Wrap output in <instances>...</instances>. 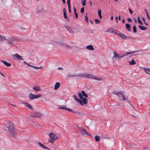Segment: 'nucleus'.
I'll list each match as a JSON object with an SVG mask.
<instances>
[{
  "label": "nucleus",
  "instance_id": "obj_30",
  "mask_svg": "<svg viewBox=\"0 0 150 150\" xmlns=\"http://www.w3.org/2000/svg\"><path fill=\"white\" fill-rule=\"evenodd\" d=\"M138 21L139 24L141 25H143V23L142 21L140 20L139 16L138 17Z\"/></svg>",
  "mask_w": 150,
  "mask_h": 150
},
{
  "label": "nucleus",
  "instance_id": "obj_40",
  "mask_svg": "<svg viewBox=\"0 0 150 150\" xmlns=\"http://www.w3.org/2000/svg\"><path fill=\"white\" fill-rule=\"evenodd\" d=\"M95 23H100V21L99 20H98V19H95Z\"/></svg>",
  "mask_w": 150,
  "mask_h": 150
},
{
  "label": "nucleus",
  "instance_id": "obj_61",
  "mask_svg": "<svg viewBox=\"0 0 150 150\" xmlns=\"http://www.w3.org/2000/svg\"><path fill=\"white\" fill-rule=\"evenodd\" d=\"M0 74H1L2 76H3L4 77L5 76H4V75L2 73H1L0 71Z\"/></svg>",
  "mask_w": 150,
  "mask_h": 150
},
{
  "label": "nucleus",
  "instance_id": "obj_60",
  "mask_svg": "<svg viewBox=\"0 0 150 150\" xmlns=\"http://www.w3.org/2000/svg\"><path fill=\"white\" fill-rule=\"evenodd\" d=\"M134 21L136 23H137V20L135 18H134Z\"/></svg>",
  "mask_w": 150,
  "mask_h": 150
},
{
  "label": "nucleus",
  "instance_id": "obj_57",
  "mask_svg": "<svg viewBox=\"0 0 150 150\" xmlns=\"http://www.w3.org/2000/svg\"><path fill=\"white\" fill-rule=\"evenodd\" d=\"M144 23L145 24L146 26H148V25H149L147 23H146V22H144Z\"/></svg>",
  "mask_w": 150,
  "mask_h": 150
},
{
  "label": "nucleus",
  "instance_id": "obj_6",
  "mask_svg": "<svg viewBox=\"0 0 150 150\" xmlns=\"http://www.w3.org/2000/svg\"><path fill=\"white\" fill-rule=\"evenodd\" d=\"M85 78H88V79H93L98 81L103 80L102 78H100L97 77L91 74H86Z\"/></svg>",
  "mask_w": 150,
  "mask_h": 150
},
{
  "label": "nucleus",
  "instance_id": "obj_13",
  "mask_svg": "<svg viewBox=\"0 0 150 150\" xmlns=\"http://www.w3.org/2000/svg\"><path fill=\"white\" fill-rule=\"evenodd\" d=\"M42 116V114L39 112H35L34 115H33V117H37L40 118Z\"/></svg>",
  "mask_w": 150,
  "mask_h": 150
},
{
  "label": "nucleus",
  "instance_id": "obj_12",
  "mask_svg": "<svg viewBox=\"0 0 150 150\" xmlns=\"http://www.w3.org/2000/svg\"><path fill=\"white\" fill-rule=\"evenodd\" d=\"M21 103L22 104L25 105L30 110H33V107L30 104H29L27 102L25 101H22Z\"/></svg>",
  "mask_w": 150,
  "mask_h": 150
},
{
  "label": "nucleus",
  "instance_id": "obj_18",
  "mask_svg": "<svg viewBox=\"0 0 150 150\" xmlns=\"http://www.w3.org/2000/svg\"><path fill=\"white\" fill-rule=\"evenodd\" d=\"M65 28L70 33L73 34L74 33V32L73 31L71 27L65 26Z\"/></svg>",
  "mask_w": 150,
  "mask_h": 150
},
{
  "label": "nucleus",
  "instance_id": "obj_42",
  "mask_svg": "<svg viewBox=\"0 0 150 150\" xmlns=\"http://www.w3.org/2000/svg\"><path fill=\"white\" fill-rule=\"evenodd\" d=\"M64 17L65 18H67L66 13H64Z\"/></svg>",
  "mask_w": 150,
  "mask_h": 150
},
{
  "label": "nucleus",
  "instance_id": "obj_5",
  "mask_svg": "<svg viewBox=\"0 0 150 150\" xmlns=\"http://www.w3.org/2000/svg\"><path fill=\"white\" fill-rule=\"evenodd\" d=\"M42 96L41 94L36 95L32 93H30L29 95V98L30 99L33 100L35 99H37L40 98Z\"/></svg>",
  "mask_w": 150,
  "mask_h": 150
},
{
  "label": "nucleus",
  "instance_id": "obj_8",
  "mask_svg": "<svg viewBox=\"0 0 150 150\" xmlns=\"http://www.w3.org/2000/svg\"><path fill=\"white\" fill-rule=\"evenodd\" d=\"M118 97L120 100H126L128 98V97L127 96L124 95L121 93L120 94Z\"/></svg>",
  "mask_w": 150,
  "mask_h": 150
},
{
  "label": "nucleus",
  "instance_id": "obj_43",
  "mask_svg": "<svg viewBox=\"0 0 150 150\" xmlns=\"http://www.w3.org/2000/svg\"><path fill=\"white\" fill-rule=\"evenodd\" d=\"M84 11V8L83 7H82L81 9V11L82 13H83Z\"/></svg>",
  "mask_w": 150,
  "mask_h": 150
},
{
  "label": "nucleus",
  "instance_id": "obj_23",
  "mask_svg": "<svg viewBox=\"0 0 150 150\" xmlns=\"http://www.w3.org/2000/svg\"><path fill=\"white\" fill-rule=\"evenodd\" d=\"M86 48L92 51H93L94 50V48L93 47V46L91 45L87 46L86 47Z\"/></svg>",
  "mask_w": 150,
  "mask_h": 150
},
{
  "label": "nucleus",
  "instance_id": "obj_34",
  "mask_svg": "<svg viewBox=\"0 0 150 150\" xmlns=\"http://www.w3.org/2000/svg\"><path fill=\"white\" fill-rule=\"evenodd\" d=\"M133 31L134 33H135L137 32V30L136 29V26L135 25H134L133 27Z\"/></svg>",
  "mask_w": 150,
  "mask_h": 150
},
{
  "label": "nucleus",
  "instance_id": "obj_4",
  "mask_svg": "<svg viewBox=\"0 0 150 150\" xmlns=\"http://www.w3.org/2000/svg\"><path fill=\"white\" fill-rule=\"evenodd\" d=\"M73 97L74 99L77 102H79L82 105L84 104H86L87 103V100L86 98H84L83 99V100H81L77 97L76 95H74Z\"/></svg>",
  "mask_w": 150,
  "mask_h": 150
},
{
  "label": "nucleus",
  "instance_id": "obj_45",
  "mask_svg": "<svg viewBox=\"0 0 150 150\" xmlns=\"http://www.w3.org/2000/svg\"><path fill=\"white\" fill-rule=\"evenodd\" d=\"M58 41H54L52 42V44L54 45L57 44V42Z\"/></svg>",
  "mask_w": 150,
  "mask_h": 150
},
{
  "label": "nucleus",
  "instance_id": "obj_37",
  "mask_svg": "<svg viewBox=\"0 0 150 150\" xmlns=\"http://www.w3.org/2000/svg\"><path fill=\"white\" fill-rule=\"evenodd\" d=\"M76 76V75L75 74H69L68 75L69 77H74Z\"/></svg>",
  "mask_w": 150,
  "mask_h": 150
},
{
  "label": "nucleus",
  "instance_id": "obj_1",
  "mask_svg": "<svg viewBox=\"0 0 150 150\" xmlns=\"http://www.w3.org/2000/svg\"><path fill=\"white\" fill-rule=\"evenodd\" d=\"M6 126L8 129L10 136L13 137H16L17 134L13 123L10 121H8L6 123Z\"/></svg>",
  "mask_w": 150,
  "mask_h": 150
},
{
  "label": "nucleus",
  "instance_id": "obj_46",
  "mask_svg": "<svg viewBox=\"0 0 150 150\" xmlns=\"http://www.w3.org/2000/svg\"><path fill=\"white\" fill-rule=\"evenodd\" d=\"M68 9H69V12L70 13H71V6H68Z\"/></svg>",
  "mask_w": 150,
  "mask_h": 150
},
{
  "label": "nucleus",
  "instance_id": "obj_53",
  "mask_svg": "<svg viewBox=\"0 0 150 150\" xmlns=\"http://www.w3.org/2000/svg\"><path fill=\"white\" fill-rule=\"evenodd\" d=\"M74 13L75 14L76 17V18H78V15H77V14L76 13V12H75Z\"/></svg>",
  "mask_w": 150,
  "mask_h": 150
},
{
  "label": "nucleus",
  "instance_id": "obj_24",
  "mask_svg": "<svg viewBox=\"0 0 150 150\" xmlns=\"http://www.w3.org/2000/svg\"><path fill=\"white\" fill-rule=\"evenodd\" d=\"M105 32L108 33H112V28L111 27L109 28Z\"/></svg>",
  "mask_w": 150,
  "mask_h": 150
},
{
  "label": "nucleus",
  "instance_id": "obj_33",
  "mask_svg": "<svg viewBox=\"0 0 150 150\" xmlns=\"http://www.w3.org/2000/svg\"><path fill=\"white\" fill-rule=\"evenodd\" d=\"M86 75V73H83V74H80L79 75V76H80V77H85V78Z\"/></svg>",
  "mask_w": 150,
  "mask_h": 150
},
{
  "label": "nucleus",
  "instance_id": "obj_2",
  "mask_svg": "<svg viewBox=\"0 0 150 150\" xmlns=\"http://www.w3.org/2000/svg\"><path fill=\"white\" fill-rule=\"evenodd\" d=\"M134 52H127L125 53H123L121 55H120L115 52H113V61H114L115 60L118 59H119L122 58L123 57L128 56V57L132 56V54L134 53Z\"/></svg>",
  "mask_w": 150,
  "mask_h": 150
},
{
  "label": "nucleus",
  "instance_id": "obj_10",
  "mask_svg": "<svg viewBox=\"0 0 150 150\" xmlns=\"http://www.w3.org/2000/svg\"><path fill=\"white\" fill-rule=\"evenodd\" d=\"M113 32H114L115 33L118 35L121 39L122 40H125L127 38V36L122 33H119V32H115L113 31Z\"/></svg>",
  "mask_w": 150,
  "mask_h": 150
},
{
  "label": "nucleus",
  "instance_id": "obj_58",
  "mask_svg": "<svg viewBox=\"0 0 150 150\" xmlns=\"http://www.w3.org/2000/svg\"><path fill=\"white\" fill-rule=\"evenodd\" d=\"M147 16V17L148 18V19L149 20H150V17L149 16Z\"/></svg>",
  "mask_w": 150,
  "mask_h": 150
},
{
  "label": "nucleus",
  "instance_id": "obj_15",
  "mask_svg": "<svg viewBox=\"0 0 150 150\" xmlns=\"http://www.w3.org/2000/svg\"><path fill=\"white\" fill-rule=\"evenodd\" d=\"M37 144L43 149H46L48 150H50L48 148L46 147L45 146L43 145L40 142H38L37 143Z\"/></svg>",
  "mask_w": 150,
  "mask_h": 150
},
{
  "label": "nucleus",
  "instance_id": "obj_56",
  "mask_svg": "<svg viewBox=\"0 0 150 150\" xmlns=\"http://www.w3.org/2000/svg\"><path fill=\"white\" fill-rule=\"evenodd\" d=\"M144 23L145 24L146 26H148V25H149L147 23H146V22H144Z\"/></svg>",
  "mask_w": 150,
  "mask_h": 150
},
{
  "label": "nucleus",
  "instance_id": "obj_31",
  "mask_svg": "<svg viewBox=\"0 0 150 150\" xmlns=\"http://www.w3.org/2000/svg\"><path fill=\"white\" fill-rule=\"evenodd\" d=\"M78 96L79 97V98L81 99L82 100H83V96H82V95L81 94V93H78Z\"/></svg>",
  "mask_w": 150,
  "mask_h": 150
},
{
  "label": "nucleus",
  "instance_id": "obj_63",
  "mask_svg": "<svg viewBox=\"0 0 150 150\" xmlns=\"http://www.w3.org/2000/svg\"><path fill=\"white\" fill-rule=\"evenodd\" d=\"M23 63H24V64H27H27H28V63L27 62H26V61H24V62H23Z\"/></svg>",
  "mask_w": 150,
  "mask_h": 150
},
{
  "label": "nucleus",
  "instance_id": "obj_39",
  "mask_svg": "<svg viewBox=\"0 0 150 150\" xmlns=\"http://www.w3.org/2000/svg\"><path fill=\"white\" fill-rule=\"evenodd\" d=\"M64 43H63L62 42H57V44L59 45H60L61 46H63L64 45Z\"/></svg>",
  "mask_w": 150,
  "mask_h": 150
},
{
  "label": "nucleus",
  "instance_id": "obj_7",
  "mask_svg": "<svg viewBox=\"0 0 150 150\" xmlns=\"http://www.w3.org/2000/svg\"><path fill=\"white\" fill-rule=\"evenodd\" d=\"M15 38H9L7 40V44L10 46H13L14 45V42L16 41Z\"/></svg>",
  "mask_w": 150,
  "mask_h": 150
},
{
  "label": "nucleus",
  "instance_id": "obj_29",
  "mask_svg": "<svg viewBox=\"0 0 150 150\" xmlns=\"http://www.w3.org/2000/svg\"><path fill=\"white\" fill-rule=\"evenodd\" d=\"M95 139L97 142H99L100 141V137L98 135H96L95 137Z\"/></svg>",
  "mask_w": 150,
  "mask_h": 150
},
{
  "label": "nucleus",
  "instance_id": "obj_25",
  "mask_svg": "<svg viewBox=\"0 0 150 150\" xmlns=\"http://www.w3.org/2000/svg\"><path fill=\"white\" fill-rule=\"evenodd\" d=\"M126 27L127 30L129 31H131V28H130V25L128 23L126 24Z\"/></svg>",
  "mask_w": 150,
  "mask_h": 150
},
{
  "label": "nucleus",
  "instance_id": "obj_44",
  "mask_svg": "<svg viewBox=\"0 0 150 150\" xmlns=\"http://www.w3.org/2000/svg\"><path fill=\"white\" fill-rule=\"evenodd\" d=\"M70 0H67V4L68 6H70Z\"/></svg>",
  "mask_w": 150,
  "mask_h": 150
},
{
  "label": "nucleus",
  "instance_id": "obj_59",
  "mask_svg": "<svg viewBox=\"0 0 150 150\" xmlns=\"http://www.w3.org/2000/svg\"><path fill=\"white\" fill-rule=\"evenodd\" d=\"M118 19L119 20H120L121 19V16L120 15H119L118 16Z\"/></svg>",
  "mask_w": 150,
  "mask_h": 150
},
{
  "label": "nucleus",
  "instance_id": "obj_16",
  "mask_svg": "<svg viewBox=\"0 0 150 150\" xmlns=\"http://www.w3.org/2000/svg\"><path fill=\"white\" fill-rule=\"evenodd\" d=\"M27 65L30 67H32L34 69H42V66H40V67H37L35 66H34L32 65H30L28 63L27 64Z\"/></svg>",
  "mask_w": 150,
  "mask_h": 150
},
{
  "label": "nucleus",
  "instance_id": "obj_9",
  "mask_svg": "<svg viewBox=\"0 0 150 150\" xmlns=\"http://www.w3.org/2000/svg\"><path fill=\"white\" fill-rule=\"evenodd\" d=\"M78 130L80 131V133L83 136H84L86 134L90 135L84 129H82L80 128H79Z\"/></svg>",
  "mask_w": 150,
  "mask_h": 150
},
{
  "label": "nucleus",
  "instance_id": "obj_32",
  "mask_svg": "<svg viewBox=\"0 0 150 150\" xmlns=\"http://www.w3.org/2000/svg\"><path fill=\"white\" fill-rule=\"evenodd\" d=\"M113 93L114 95H117L118 97L119 95L120 94V93H121V92L115 91H114Z\"/></svg>",
  "mask_w": 150,
  "mask_h": 150
},
{
  "label": "nucleus",
  "instance_id": "obj_20",
  "mask_svg": "<svg viewBox=\"0 0 150 150\" xmlns=\"http://www.w3.org/2000/svg\"><path fill=\"white\" fill-rule=\"evenodd\" d=\"M33 89L36 91H41V89L39 86H34L33 88Z\"/></svg>",
  "mask_w": 150,
  "mask_h": 150
},
{
  "label": "nucleus",
  "instance_id": "obj_35",
  "mask_svg": "<svg viewBox=\"0 0 150 150\" xmlns=\"http://www.w3.org/2000/svg\"><path fill=\"white\" fill-rule=\"evenodd\" d=\"M86 1V0H81L82 4V5L83 6H84L86 5V3H85Z\"/></svg>",
  "mask_w": 150,
  "mask_h": 150
},
{
  "label": "nucleus",
  "instance_id": "obj_3",
  "mask_svg": "<svg viewBox=\"0 0 150 150\" xmlns=\"http://www.w3.org/2000/svg\"><path fill=\"white\" fill-rule=\"evenodd\" d=\"M48 136L49 138L48 140V142L52 144H53L54 141L59 138V137L53 132L49 133L48 134Z\"/></svg>",
  "mask_w": 150,
  "mask_h": 150
},
{
  "label": "nucleus",
  "instance_id": "obj_26",
  "mask_svg": "<svg viewBox=\"0 0 150 150\" xmlns=\"http://www.w3.org/2000/svg\"><path fill=\"white\" fill-rule=\"evenodd\" d=\"M139 27L140 29L142 30H146L147 29V28L144 26H141L140 25H139Z\"/></svg>",
  "mask_w": 150,
  "mask_h": 150
},
{
  "label": "nucleus",
  "instance_id": "obj_14",
  "mask_svg": "<svg viewBox=\"0 0 150 150\" xmlns=\"http://www.w3.org/2000/svg\"><path fill=\"white\" fill-rule=\"evenodd\" d=\"M14 57L16 58L18 60H23V57L22 56H21L18 54H16L13 55Z\"/></svg>",
  "mask_w": 150,
  "mask_h": 150
},
{
  "label": "nucleus",
  "instance_id": "obj_21",
  "mask_svg": "<svg viewBox=\"0 0 150 150\" xmlns=\"http://www.w3.org/2000/svg\"><path fill=\"white\" fill-rule=\"evenodd\" d=\"M60 83L59 82H57L55 84L54 86V89L55 90H57L60 86Z\"/></svg>",
  "mask_w": 150,
  "mask_h": 150
},
{
  "label": "nucleus",
  "instance_id": "obj_41",
  "mask_svg": "<svg viewBox=\"0 0 150 150\" xmlns=\"http://www.w3.org/2000/svg\"><path fill=\"white\" fill-rule=\"evenodd\" d=\"M85 21L87 22H88V18L87 16V14H86V15L85 16Z\"/></svg>",
  "mask_w": 150,
  "mask_h": 150
},
{
  "label": "nucleus",
  "instance_id": "obj_50",
  "mask_svg": "<svg viewBox=\"0 0 150 150\" xmlns=\"http://www.w3.org/2000/svg\"><path fill=\"white\" fill-rule=\"evenodd\" d=\"M129 11L130 13L131 14H132L133 13V11L131 9H130V8L129 9Z\"/></svg>",
  "mask_w": 150,
  "mask_h": 150
},
{
  "label": "nucleus",
  "instance_id": "obj_51",
  "mask_svg": "<svg viewBox=\"0 0 150 150\" xmlns=\"http://www.w3.org/2000/svg\"><path fill=\"white\" fill-rule=\"evenodd\" d=\"M127 20L129 22H131L132 21V20L130 18H127Z\"/></svg>",
  "mask_w": 150,
  "mask_h": 150
},
{
  "label": "nucleus",
  "instance_id": "obj_19",
  "mask_svg": "<svg viewBox=\"0 0 150 150\" xmlns=\"http://www.w3.org/2000/svg\"><path fill=\"white\" fill-rule=\"evenodd\" d=\"M1 62H2L4 65L7 67H9L11 65V64L9 63H8L6 61L1 60Z\"/></svg>",
  "mask_w": 150,
  "mask_h": 150
},
{
  "label": "nucleus",
  "instance_id": "obj_49",
  "mask_svg": "<svg viewBox=\"0 0 150 150\" xmlns=\"http://www.w3.org/2000/svg\"><path fill=\"white\" fill-rule=\"evenodd\" d=\"M20 28L21 30H25V29L23 27H21Z\"/></svg>",
  "mask_w": 150,
  "mask_h": 150
},
{
  "label": "nucleus",
  "instance_id": "obj_54",
  "mask_svg": "<svg viewBox=\"0 0 150 150\" xmlns=\"http://www.w3.org/2000/svg\"><path fill=\"white\" fill-rule=\"evenodd\" d=\"M142 19L143 21H144V22H146L145 19V18H144V17L142 18Z\"/></svg>",
  "mask_w": 150,
  "mask_h": 150
},
{
  "label": "nucleus",
  "instance_id": "obj_17",
  "mask_svg": "<svg viewBox=\"0 0 150 150\" xmlns=\"http://www.w3.org/2000/svg\"><path fill=\"white\" fill-rule=\"evenodd\" d=\"M144 72L147 74L150 75V68H143Z\"/></svg>",
  "mask_w": 150,
  "mask_h": 150
},
{
  "label": "nucleus",
  "instance_id": "obj_36",
  "mask_svg": "<svg viewBox=\"0 0 150 150\" xmlns=\"http://www.w3.org/2000/svg\"><path fill=\"white\" fill-rule=\"evenodd\" d=\"M63 46H64L65 47L68 48H71V47L70 46H69L67 45L66 44H65V43L64 44Z\"/></svg>",
  "mask_w": 150,
  "mask_h": 150
},
{
  "label": "nucleus",
  "instance_id": "obj_47",
  "mask_svg": "<svg viewBox=\"0 0 150 150\" xmlns=\"http://www.w3.org/2000/svg\"><path fill=\"white\" fill-rule=\"evenodd\" d=\"M101 10H99L98 11V16L99 15H101Z\"/></svg>",
  "mask_w": 150,
  "mask_h": 150
},
{
  "label": "nucleus",
  "instance_id": "obj_52",
  "mask_svg": "<svg viewBox=\"0 0 150 150\" xmlns=\"http://www.w3.org/2000/svg\"><path fill=\"white\" fill-rule=\"evenodd\" d=\"M63 13H66V9L65 8H64L63 9Z\"/></svg>",
  "mask_w": 150,
  "mask_h": 150
},
{
  "label": "nucleus",
  "instance_id": "obj_64",
  "mask_svg": "<svg viewBox=\"0 0 150 150\" xmlns=\"http://www.w3.org/2000/svg\"><path fill=\"white\" fill-rule=\"evenodd\" d=\"M62 2H63V3L64 4H65V0H62Z\"/></svg>",
  "mask_w": 150,
  "mask_h": 150
},
{
  "label": "nucleus",
  "instance_id": "obj_11",
  "mask_svg": "<svg viewBox=\"0 0 150 150\" xmlns=\"http://www.w3.org/2000/svg\"><path fill=\"white\" fill-rule=\"evenodd\" d=\"M58 109H63V110H68V111L71 112L73 113H74V111L70 109L67 108H66L65 106H59V107L58 108Z\"/></svg>",
  "mask_w": 150,
  "mask_h": 150
},
{
  "label": "nucleus",
  "instance_id": "obj_28",
  "mask_svg": "<svg viewBox=\"0 0 150 150\" xmlns=\"http://www.w3.org/2000/svg\"><path fill=\"white\" fill-rule=\"evenodd\" d=\"M6 40V38L3 36L0 35V41H4Z\"/></svg>",
  "mask_w": 150,
  "mask_h": 150
},
{
  "label": "nucleus",
  "instance_id": "obj_62",
  "mask_svg": "<svg viewBox=\"0 0 150 150\" xmlns=\"http://www.w3.org/2000/svg\"><path fill=\"white\" fill-rule=\"evenodd\" d=\"M74 13L76 12V9L75 7H74Z\"/></svg>",
  "mask_w": 150,
  "mask_h": 150
},
{
  "label": "nucleus",
  "instance_id": "obj_55",
  "mask_svg": "<svg viewBox=\"0 0 150 150\" xmlns=\"http://www.w3.org/2000/svg\"><path fill=\"white\" fill-rule=\"evenodd\" d=\"M58 70H63V68H62V67H59L58 68Z\"/></svg>",
  "mask_w": 150,
  "mask_h": 150
},
{
  "label": "nucleus",
  "instance_id": "obj_27",
  "mask_svg": "<svg viewBox=\"0 0 150 150\" xmlns=\"http://www.w3.org/2000/svg\"><path fill=\"white\" fill-rule=\"evenodd\" d=\"M129 62L130 65H134L136 63L134 59H132L131 61H129Z\"/></svg>",
  "mask_w": 150,
  "mask_h": 150
},
{
  "label": "nucleus",
  "instance_id": "obj_22",
  "mask_svg": "<svg viewBox=\"0 0 150 150\" xmlns=\"http://www.w3.org/2000/svg\"><path fill=\"white\" fill-rule=\"evenodd\" d=\"M81 93L82 95V96L85 97L84 98H86L88 97V96L87 94L84 91H81Z\"/></svg>",
  "mask_w": 150,
  "mask_h": 150
},
{
  "label": "nucleus",
  "instance_id": "obj_38",
  "mask_svg": "<svg viewBox=\"0 0 150 150\" xmlns=\"http://www.w3.org/2000/svg\"><path fill=\"white\" fill-rule=\"evenodd\" d=\"M119 1L118 0H113V3L115 4H116Z\"/></svg>",
  "mask_w": 150,
  "mask_h": 150
},
{
  "label": "nucleus",
  "instance_id": "obj_48",
  "mask_svg": "<svg viewBox=\"0 0 150 150\" xmlns=\"http://www.w3.org/2000/svg\"><path fill=\"white\" fill-rule=\"evenodd\" d=\"M115 20H116V22L117 23H118V17H117V16H116L115 17Z\"/></svg>",
  "mask_w": 150,
  "mask_h": 150
}]
</instances>
